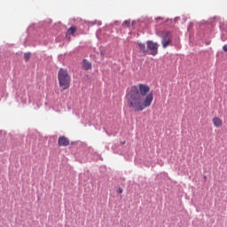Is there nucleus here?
Returning <instances> with one entry per match:
<instances>
[{"mask_svg":"<svg viewBox=\"0 0 227 227\" xmlns=\"http://www.w3.org/2000/svg\"><path fill=\"white\" fill-rule=\"evenodd\" d=\"M125 98L128 106L133 113H141L150 107L153 102V93L150 92V86L140 83L137 86H132L128 90Z\"/></svg>","mask_w":227,"mask_h":227,"instance_id":"1","label":"nucleus"},{"mask_svg":"<svg viewBox=\"0 0 227 227\" xmlns=\"http://www.w3.org/2000/svg\"><path fill=\"white\" fill-rule=\"evenodd\" d=\"M59 86L65 91L70 88V82H72V77L68 74V71L65 68H60L58 73Z\"/></svg>","mask_w":227,"mask_h":227,"instance_id":"2","label":"nucleus"},{"mask_svg":"<svg viewBox=\"0 0 227 227\" xmlns=\"http://www.w3.org/2000/svg\"><path fill=\"white\" fill-rule=\"evenodd\" d=\"M161 44L163 49H167V47H169L171 45V32L170 31H166L163 32L161 35Z\"/></svg>","mask_w":227,"mask_h":227,"instance_id":"3","label":"nucleus"},{"mask_svg":"<svg viewBox=\"0 0 227 227\" xmlns=\"http://www.w3.org/2000/svg\"><path fill=\"white\" fill-rule=\"evenodd\" d=\"M147 51H150L151 56H157L159 52V44L157 43H153V41H147Z\"/></svg>","mask_w":227,"mask_h":227,"instance_id":"4","label":"nucleus"},{"mask_svg":"<svg viewBox=\"0 0 227 227\" xmlns=\"http://www.w3.org/2000/svg\"><path fill=\"white\" fill-rule=\"evenodd\" d=\"M59 146H68L70 145V141L67 137H59L58 140Z\"/></svg>","mask_w":227,"mask_h":227,"instance_id":"5","label":"nucleus"},{"mask_svg":"<svg viewBox=\"0 0 227 227\" xmlns=\"http://www.w3.org/2000/svg\"><path fill=\"white\" fill-rule=\"evenodd\" d=\"M213 125H215L216 128L223 127V120L219 117H214Z\"/></svg>","mask_w":227,"mask_h":227,"instance_id":"6","label":"nucleus"},{"mask_svg":"<svg viewBox=\"0 0 227 227\" xmlns=\"http://www.w3.org/2000/svg\"><path fill=\"white\" fill-rule=\"evenodd\" d=\"M139 51L143 52V54H147L148 53V47L146 48V45L143 43H137Z\"/></svg>","mask_w":227,"mask_h":227,"instance_id":"7","label":"nucleus"},{"mask_svg":"<svg viewBox=\"0 0 227 227\" xmlns=\"http://www.w3.org/2000/svg\"><path fill=\"white\" fill-rule=\"evenodd\" d=\"M83 70H91V63L88 61L87 59L82 60V65Z\"/></svg>","mask_w":227,"mask_h":227,"instance_id":"8","label":"nucleus"},{"mask_svg":"<svg viewBox=\"0 0 227 227\" xmlns=\"http://www.w3.org/2000/svg\"><path fill=\"white\" fill-rule=\"evenodd\" d=\"M75 31H77V27H69L68 29H67V36H70V35H74L75 34Z\"/></svg>","mask_w":227,"mask_h":227,"instance_id":"9","label":"nucleus"},{"mask_svg":"<svg viewBox=\"0 0 227 227\" xmlns=\"http://www.w3.org/2000/svg\"><path fill=\"white\" fill-rule=\"evenodd\" d=\"M30 58H31V53H29V52L24 53L25 61H29Z\"/></svg>","mask_w":227,"mask_h":227,"instance_id":"10","label":"nucleus"},{"mask_svg":"<svg viewBox=\"0 0 227 227\" xmlns=\"http://www.w3.org/2000/svg\"><path fill=\"white\" fill-rule=\"evenodd\" d=\"M123 24H125V26H127V27H129V26H130V20H125L123 22Z\"/></svg>","mask_w":227,"mask_h":227,"instance_id":"11","label":"nucleus"},{"mask_svg":"<svg viewBox=\"0 0 227 227\" xmlns=\"http://www.w3.org/2000/svg\"><path fill=\"white\" fill-rule=\"evenodd\" d=\"M117 192H118L119 194H122L123 189H122V188H118V189H117Z\"/></svg>","mask_w":227,"mask_h":227,"instance_id":"12","label":"nucleus"},{"mask_svg":"<svg viewBox=\"0 0 227 227\" xmlns=\"http://www.w3.org/2000/svg\"><path fill=\"white\" fill-rule=\"evenodd\" d=\"M223 51H224V52H227V45L226 44L223 46Z\"/></svg>","mask_w":227,"mask_h":227,"instance_id":"13","label":"nucleus"}]
</instances>
